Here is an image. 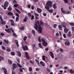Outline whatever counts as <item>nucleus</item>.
<instances>
[{
  "label": "nucleus",
  "mask_w": 74,
  "mask_h": 74,
  "mask_svg": "<svg viewBox=\"0 0 74 74\" xmlns=\"http://www.w3.org/2000/svg\"><path fill=\"white\" fill-rule=\"evenodd\" d=\"M7 51L8 52H10V51H11V49H10L9 47H7Z\"/></svg>",
  "instance_id": "f704fd0d"
},
{
  "label": "nucleus",
  "mask_w": 74,
  "mask_h": 74,
  "mask_svg": "<svg viewBox=\"0 0 74 74\" xmlns=\"http://www.w3.org/2000/svg\"><path fill=\"white\" fill-rule=\"evenodd\" d=\"M17 64L18 67H20V68L22 67V66L21 65L19 64L18 63H17Z\"/></svg>",
  "instance_id": "58836bf2"
},
{
  "label": "nucleus",
  "mask_w": 74,
  "mask_h": 74,
  "mask_svg": "<svg viewBox=\"0 0 74 74\" xmlns=\"http://www.w3.org/2000/svg\"><path fill=\"white\" fill-rule=\"evenodd\" d=\"M19 5L18 4H14V7H18V6Z\"/></svg>",
  "instance_id": "c03bdc74"
},
{
  "label": "nucleus",
  "mask_w": 74,
  "mask_h": 74,
  "mask_svg": "<svg viewBox=\"0 0 74 74\" xmlns=\"http://www.w3.org/2000/svg\"><path fill=\"white\" fill-rule=\"evenodd\" d=\"M47 70L48 71V72H50V69H49L47 68Z\"/></svg>",
  "instance_id": "774afa93"
},
{
  "label": "nucleus",
  "mask_w": 74,
  "mask_h": 74,
  "mask_svg": "<svg viewBox=\"0 0 74 74\" xmlns=\"http://www.w3.org/2000/svg\"><path fill=\"white\" fill-rule=\"evenodd\" d=\"M1 23H2V24H3V25H5L6 23H5V21H3H3H1Z\"/></svg>",
  "instance_id": "c9c22d12"
},
{
  "label": "nucleus",
  "mask_w": 74,
  "mask_h": 74,
  "mask_svg": "<svg viewBox=\"0 0 74 74\" xmlns=\"http://www.w3.org/2000/svg\"><path fill=\"white\" fill-rule=\"evenodd\" d=\"M11 54L12 55L14 56L15 55V53L14 52H12L11 53Z\"/></svg>",
  "instance_id": "49530a36"
},
{
  "label": "nucleus",
  "mask_w": 74,
  "mask_h": 74,
  "mask_svg": "<svg viewBox=\"0 0 74 74\" xmlns=\"http://www.w3.org/2000/svg\"><path fill=\"white\" fill-rule=\"evenodd\" d=\"M8 15H11V16H12V15H13V13L11 12H8Z\"/></svg>",
  "instance_id": "a878e982"
},
{
  "label": "nucleus",
  "mask_w": 74,
  "mask_h": 74,
  "mask_svg": "<svg viewBox=\"0 0 74 74\" xmlns=\"http://www.w3.org/2000/svg\"><path fill=\"white\" fill-rule=\"evenodd\" d=\"M48 12H53V10H49V9L48 10Z\"/></svg>",
  "instance_id": "a18cd8bd"
},
{
  "label": "nucleus",
  "mask_w": 74,
  "mask_h": 74,
  "mask_svg": "<svg viewBox=\"0 0 74 74\" xmlns=\"http://www.w3.org/2000/svg\"><path fill=\"white\" fill-rule=\"evenodd\" d=\"M40 23L41 26H42L44 24L43 23L42 21H40Z\"/></svg>",
  "instance_id": "603ef678"
},
{
  "label": "nucleus",
  "mask_w": 74,
  "mask_h": 74,
  "mask_svg": "<svg viewBox=\"0 0 74 74\" xmlns=\"http://www.w3.org/2000/svg\"><path fill=\"white\" fill-rule=\"evenodd\" d=\"M16 21H19V17H16Z\"/></svg>",
  "instance_id": "864d4df0"
},
{
  "label": "nucleus",
  "mask_w": 74,
  "mask_h": 74,
  "mask_svg": "<svg viewBox=\"0 0 74 74\" xmlns=\"http://www.w3.org/2000/svg\"><path fill=\"white\" fill-rule=\"evenodd\" d=\"M34 15L35 16L36 19H38L39 18L38 17H38V16H39V15H38V14H36V13H34Z\"/></svg>",
  "instance_id": "9b49d317"
},
{
  "label": "nucleus",
  "mask_w": 74,
  "mask_h": 74,
  "mask_svg": "<svg viewBox=\"0 0 74 74\" xmlns=\"http://www.w3.org/2000/svg\"><path fill=\"white\" fill-rule=\"evenodd\" d=\"M2 6L3 7V8H4V10H6V7H5L4 6L2 5Z\"/></svg>",
  "instance_id": "052dcab7"
},
{
  "label": "nucleus",
  "mask_w": 74,
  "mask_h": 74,
  "mask_svg": "<svg viewBox=\"0 0 74 74\" xmlns=\"http://www.w3.org/2000/svg\"><path fill=\"white\" fill-rule=\"evenodd\" d=\"M13 36H14V37H16V35L15 33H14L13 34Z\"/></svg>",
  "instance_id": "8fccbe9b"
},
{
  "label": "nucleus",
  "mask_w": 74,
  "mask_h": 74,
  "mask_svg": "<svg viewBox=\"0 0 74 74\" xmlns=\"http://www.w3.org/2000/svg\"><path fill=\"white\" fill-rule=\"evenodd\" d=\"M29 62L31 63H32V64H34V62L32 61L31 60H30L29 61Z\"/></svg>",
  "instance_id": "5fc2aeb1"
},
{
  "label": "nucleus",
  "mask_w": 74,
  "mask_h": 74,
  "mask_svg": "<svg viewBox=\"0 0 74 74\" xmlns=\"http://www.w3.org/2000/svg\"><path fill=\"white\" fill-rule=\"evenodd\" d=\"M36 71H40V69L38 68H36Z\"/></svg>",
  "instance_id": "6e6d98bb"
},
{
  "label": "nucleus",
  "mask_w": 74,
  "mask_h": 74,
  "mask_svg": "<svg viewBox=\"0 0 74 74\" xmlns=\"http://www.w3.org/2000/svg\"><path fill=\"white\" fill-rule=\"evenodd\" d=\"M28 15L29 18H30L32 16V14H31V13H28Z\"/></svg>",
  "instance_id": "2f4dec72"
},
{
  "label": "nucleus",
  "mask_w": 74,
  "mask_h": 74,
  "mask_svg": "<svg viewBox=\"0 0 74 74\" xmlns=\"http://www.w3.org/2000/svg\"><path fill=\"white\" fill-rule=\"evenodd\" d=\"M53 7L54 9H56V4H54L53 5Z\"/></svg>",
  "instance_id": "c756f323"
},
{
  "label": "nucleus",
  "mask_w": 74,
  "mask_h": 74,
  "mask_svg": "<svg viewBox=\"0 0 74 74\" xmlns=\"http://www.w3.org/2000/svg\"><path fill=\"white\" fill-rule=\"evenodd\" d=\"M35 61L36 62L37 64H39V61H38V60H37V59H36L35 60Z\"/></svg>",
  "instance_id": "ea45409f"
},
{
  "label": "nucleus",
  "mask_w": 74,
  "mask_h": 74,
  "mask_svg": "<svg viewBox=\"0 0 74 74\" xmlns=\"http://www.w3.org/2000/svg\"><path fill=\"white\" fill-rule=\"evenodd\" d=\"M20 71V72H23V70H22V69H19Z\"/></svg>",
  "instance_id": "680f3d73"
},
{
  "label": "nucleus",
  "mask_w": 74,
  "mask_h": 74,
  "mask_svg": "<svg viewBox=\"0 0 74 74\" xmlns=\"http://www.w3.org/2000/svg\"><path fill=\"white\" fill-rule=\"evenodd\" d=\"M40 22L38 21H37L36 23L35 24L34 28L36 30H38L39 33H41L42 32V28L41 27L40 25Z\"/></svg>",
  "instance_id": "f257e3e1"
},
{
  "label": "nucleus",
  "mask_w": 74,
  "mask_h": 74,
  "mask_svg": "<svg viewBox=\"0 0 74 74\" xmlns=\"http://www.w3.org/2000/svg\"><path fill=\"white\" fill-rule=\"evenodd\" d=\"M12 66L13 70H15V69H16V67H17L16 64H12Z\"/></svg>",
  "instance_id": "0eeeda50"
},
{
  "label": "nucleus",
  "mask_w": 74,
  "mask_h": 74,
  "mask_svg": "<svg viewBox=\"0 0 74 74\" xmlns=\"http://www.w3.org/2000/svg\"><path fill=\"white\" fill-rule=\"evenodd\" d=\"M11 28H9L8 29H5V30L6 32H7V33H11Z\"/></svg>",
  "instance_id": "ddd939ff"
},
{
  "label": "nucleus",
  "mask_w": 74,
  "mask_h": 74,
  "mask_svg": "<svg viewBox=\"0 0 74 74\" xmlns=\"http://www.w3.org/2000/svg\"><path fill=\"white\" fill-rule=\"evenodd\" d=\"M17 53H18V56H19L20 57L22 55L21 54V53H20L19 51H17Z\"/></svg>",
  "instance_id": "aec40b11"
},
{
  "label": "nucleus",
  "mask_w": 74,
  "mask_h": 74,
  "mask_svg": "<svg viewBox=\"0 0 74 74\" xmlns=\"http://www.w3.org/2000/svg\"><path fill=\"white\" fill-rule=\"evenodd\" d=\"M0 19H1V21H3V20L2 19V17H1V16L0 15Z\"/></svg>",
  "instance_id": "3c124183"
},
{
  "label": "nucleus",
  "mask_w": 74,
  "mask_h": 74,
  "mask_svg": "<svg viewBox=\"0 0 74 74\" xmlns=\"http://www.w3.org/2000/svg\"><path fill=\"white\" fill-rule=\"evenodd\" d=\"M8 62H9V63H10V64H12V62L10 60H8Z\"/></svg>",
  "instance_id": "393cba45"
},
{
  "label": "nucleus",
  "mask_w": 74,
  "mask_h": 74,
  "mask_svg": "<svg viewBox=\"0 0 74 74\" xmlns=\"http://www.w3.org/2000/svg\"><path fill=\"white\" fill-rule=\"evenodd\" d=\"M38 45L40 48H42V46L41 45V43H39Z\"/></svg>",
  "instance_id": "c85d7f7f"
},
{
  "label": "nucleus",
  "mask_w": 74,
  "mask_h": 74,
  "mask_svg": "<svg viewBox=\"0 0 74 74\" xmlns=\"http://www.w3.org/2000/svg\"><path fill=\"white\" fill-rule=\"evenodd\" d=\"M69 33L67 34L68 36V37H71L72 34H71V32L70 31H69Z\"/></svg>",
  "instance_id": "2eb2a0df"
},
{
  "label": "nucleus",
  "mask_w": 74,
  "mask_h": 74,
  "mask_svg": "<svg viewBox=\"0 0 74 74\" xmlns=\"http://www.w3.org/2000/svg\"><path fill=\"white\" fill-rule=\"evenodd\" d=\"M45 56H43L42 57V59L43 60H45Z\"/></svg>",
  "instance_id": "37998d69"
},
{
  "label": "nucleus",
  "mask_w": 74,
  "mask_h": 74,
  "mask_svg": "<svg viewBox=\"0 0 74 74\" xmlns=\"http://www.w3.org/2000/svg\"><path fill=\"white\" fill-rule=\"evenodd\" d=\"M15 42H16V44L17 45V47H18L19 44H18V41H17V40H15Z\"/></svg>",
  "instance_id": "5701e85b"
},
{
  "label": "nucleus",
  "mask_w": 74,
  "mask_h": 74,
  "mask_svg": "<svg viewBox=\"0 0 74 74\" xmlns=\"http://www.w3.org/2000/svg\"><path fill=\"white\" fill-rule=\"evenodd\" d=\"M37 11L39 13H40L42 12V9L38 8L37 9Z\"/></svg>",
  "instance_id": "6e6552de"
},
{
  "label": "nucleus",
  "mask_w": 74,
  "mask_h": 74,
  "mask_svg": "<svg viewBox=\"0 0 74 74\" xmlns=\"http://www.w3.org/2000/svg\"><path fill=\"white\" fill-rule=\"evenodd\" d=\"M64 32H65L66 33H67L69 31V29L67 28H64Z\"/></svg>",
  "instance_id": "dca6fc26"
},
{
  "label": "nucleus",
  "mask_w": 74,
  "mask_h": 74,
  "mask_svg": "<svg viewBox=\"0 0 74 74\" xmlns=\"http://www.w3.org/2000/svg\"><path fill=\"white\" fill-rule=\"evenodd\" d=\"M27 17L26 16L25 17L24 19L23 20V21L25 22H26L27 21Z\"/></svg>",
  "instance_id": "b1692460"
},
{
  "label": "nucleus",
  "mask_w": 74,
  "mask_h": 74,
  "mask_svg": "<svg viewBox=\"0 0 74 74\" xmlns=\"http://www.w3.org/2000/svg\"><path fill=\"white\" fill-rule=\"evenodd\" d=\"M20 30H23L24 29V27H22L21 28H19Z\"/></svg>",
  "instance_id": "7c9ffc66"
},
{
  "label": "nucleus",
  "mask_w": 74,
  "mask_h": 74,
  "mask_svg": "<svg viewBox=\"0 0 74 74\" xmlns=\"http://www.w3.org/2000/svg\"><path fill=\"white\" fill-rule=\"evenodd\" d=\"M69 24L71 26H74V23H69Z\"/></svg>",
  "instance_id": "a19ab883"
},
{
  "label": "nucleus",
  "mask_w": 74,
  "mask_h": 74,
  "mask_svg": "<svg viewBox=\"0 0 74 74\" xmlns=\"http://www.w3.org/2000/svg\"><path fill=\"white\" fill-rule=\"evenodd\" d=\"M11 26H14L15 25V24L14 23V20H11Z\"/></svg>",
  "instance_id": "1a4fd4ad"
},
{
  "label": "nucleus",
  "mask_w": 74,
  "mask_h": 74,
  "mask_svg": "<svg viewBox=\"0 0 74 74\" xmlns=\"http://www.w3.org/2000/svg\"><path fill=\"white\" fill-rule=\"evenodd\" d=\"M13 3H15L16 4L17 3V2H16V1L15 0H12Z\"/></svg>",
  "instance_id": "de8ad7c7"
},
{
  "label": "nucleus",
  "mask_w": 74,
  "mask_h": 74,
  "mask_svg": "<svg viewBox=\"0 0 74 74\" xmlns=\"http://www.w3.org/2000/svg\"><path fill=\"white\" fill-rule=\"evenodd\" d=\"M60 51L61 52H63V50L62 49H60Z\"/></svg>",
  "instance_id": "e2e57ef3"
},
{
  "label": "nucleus",
  "mask_w": 74,
  "mask_h": 74,
  "mask_svg": "<svg viewBox=\"0 0 74 74\" xmlns=\"http://www.w3.org/2000/svg\"><path fill=\"white\" fill-rule=\"evenodd\" d=\"M4 58L1 56H0V61L2 60H3Z\"/></svg>",
  "instance_id": "4c0bfd02"
},
{
  "label": "nucleus",
  "mask_w": 74,
  "mask_h": 74,
  "mask_svg": "<svg viewBox=\"0 0 74 74\" xmlns=\"http://www.w3.org/2000/svg\"><path fill=\"white\" fill-rule=\"evenodd\" d=\"M32 33L34 34V36L35 35V31L34 30H32Z\"/></svg>",
  "instance_id": "79ce46f5"
},
{
  "label": "nucleus",
  "mask_w": 74,
  "mask_h": 74,
  "mask_svg": "<svg viewBox=\"0 0 74 74\" xmlns=\"http://www.w3.org/2000/svg\"><path fill=\"white\" fill-rule=\"evenodd\" d=\"M40 64H41L42 66H45V64H44V62H42V61H40Z\"/></svg>",
  "instance_id": "6ab92c4d"
},
{
  "label": "nucleus",
  "mask_w": 74,
  "mask_h": 74,
  "mask_svg": "<svg viewBox=\"0 0 74 74\" xmlns=\"http://www.w3.org/2000/svg\"><path fill=\"white\" fill-rule=\"evenodd\" d=\"M62 26L63 27H64L65 28H66V25H65V24L63 23H62Z\"/></svg>",
  "instance_id": "bb28decb"
},
{
  "label": "nucleus",
  "mask_w": 74,
  "mask_h": 74,
  "mask_svg": "<svg viewBox=\"0 0 74 74\" xmlns=\"http://www.w3.org/2000/svg\"><path fill=\"white\" fill-rule=\"evenodd\" d=\"M8 2L6 1L5 2V4H4V6L6 7H8Z\"/></svg>",
  "instance_id": "4468645a"
},
{
  "label": "nucleus",
  "mask_w": 74,
  "mask_h": 74,
  "mask_svg": "<svg viewBox=\"0 0 74 74\" xmlns=\"http://www.w3.org/2000/svg\"><path fill=\"white\" fill-rule=\"evenodd\" d=\"M61 10L62 13L63 14H67V12H66L64 10H63V8H62L61 9Z\"/></svg>",
  "instance_id": "f8f14e48"
},
{
  "label": "nucleus",
  "mask_w": 74,
  "mask_h": 74,
  "mask_svg": "<svg viewBox=\"0 0 74 74\" xmlns=\"http://www.w3.org/2000/svg\"><path fill=\"white\" fill-rule=\"evenodd\" d=\"M52 2L51 1H48L46 3V6H45V8L48 10H49V7H52Z\"/></svg>",
  "instance_id": "f03ea898"
},
{
  "label": "nucleus",
  "mask_w": 74,
  "mask_h": 74,
  "mask_svg": "<svg viewBox=\"0 0 74 74\" xmlns=\"http://www.w3.org/2000/svg\"><path fill=\"white\" fill-rule=\"evenodd\" d=\"M15 15H16L17 16H18V17H19V14L18 13H16Z\"/></svg>",
  "instance_id": "4d7b16f0"
},
{
  "label": "nucleus",
  "mask_w": 74,
  "mask_h": 74,
  "mask_svg": "<svg viewBox=\"0 0 74 74\" xmlns=\"http://www.w3.org/2000/svg\"><path fill=\"white\" fill-rule=\"evenodd\" d=\"M6 43V44H8L9 43V42H8V40H7L5 39H4L3 40Z\"/></svg>",
  "instance_id": "4be33fe9"
},
{
  "label": "nucleus",
  "mask_w": 74,
  "mask_h": 74,
  "mask_svg": "<svg viewBox=\"0 0 74 74\" xmlns=\"http://www.w3.org/2000/svg\"><path fill=\"white\" fill-rule=\"evenodd\" d=\"M15 10L16 11L18 12V13H19V14H21V12H20L19 10L16 8H15Z\"/></svg>",
  "instance_id": "cd10ccee"
},
{
  "label": "nucleus",
  "mask_w": 74,
  "mask_h": 74,
  "mask_svg": "<svg viewBox=\"0 0 74 74\" xmlns=\"http://www.w3.org/2000/svg\"><path fill=\"white\" fill-rule=\"evenodd\" d=\"M57 26V25H56V24H54V28H56V27Z\"/></svg>",
  "instance_id": "bf43d9fd"
},
{
  "label": "nucleus",
  "mask_w": 74,
  "mask_h": 74,
  "mask_svg": "<svg viewBox=\"0 0 74 74\" xmlns=\"http://www.w3.org/2000/svg\"><path fill=\"white\" fill-rule=\"evenodd\" d=\"M34 16H33V15H32L31 17V20H33V19H34Z\"/></svg>",
  "instance_id": "13d9d810"
},
{
  "label": "nucleus",
  "mask_w": 74,
  "mask_h": 74,
  "mask_svg": "<svg viewBox=\"0 0 74 74\" xmlns=\"http://www.w3.org/2000/svg\"><path fill=\"white\" fill-rule=\"evenodd\" d=\"M1 36H4V35H5L3 33H1Z\"/></svg>",
  "instance_id": "0e129e2a"
},
{
  "label": "nucleus",
  "mask_w": 74,
  "mask_h": 74,
  "mask_svg": "<svg viewBox=\"0 0 74 74\" xmlns=\"http://www.w3.org/2000/svg\"><path fill=\"white\" fill-rule=\"evenodd\" d=\"M22 48L23 49L24 51H26V50H28V48L27 45L25 46V47L23 46L22 47Z\"/></svg>",
  "instance_id": "39448f33"
},
{
  "label": "nucleus",
  "mask_w": 74,
  "mask_h": 74,
  "mask_svg": "<svg viewBox=\"0 0 74 74\" xmlns=\"http://www.w3.org/2000/svg\"><path fill=\"white\" fill-rule=\"evenodd\" d=\"M27 36L24 37L23 38V40H24V41H25L26 40V39H27Z\"/></svg>",
  "instance_id": "72a5a7b5"
},
{
  "label": "nucleus",
  "mask_w": 74,
  "mask_h": 74,
  "mask_svg": "<svg viewBox=\"0 0 74 74\" xmlns=\"http://www.w3.org/2000/svg\"><path fill=\"white\" fill-rule=\"evenodd\" d=\"M8 10H9V11H11V10H12V8L11 7H9L8 8Z\"/></svg>",
  "instance_id": "e433bc0d"
},
{
  "label": "nucleus",
  "mask_w": 74,
  "mask_h": 74,
  "mask_svg": "<svg viewBox=\"0 0 74 74\" xmlns=\"http://www.w3.org/2000/svg\"><path fill=\"white\" fill-rule=\"evenodd\" d=\"M58 28H59V29L60 30H62V26L60 25H59L58 26Z\"/></svg>",
  "instance_id": "412c9836"
},
{
  "label": "nucleus",
  "mask_w": 74,
  "mask_h": 74,
  "mask_svg": "<svg viewBox=\"0 0 74 74\" xmlns=\"http://www.w3.org/2000/svg\"><path fill=\"white\" fill-rule=\"evenodd\" d=\"M25 56L26 57L27 59H29V54L27 52H25Z\"/></svg>",
  "instance_id": "20e7f679"
},
{
  "label": "nucleus",
  "mask_w": 74,
  "mask_h": 74,
  "mask_svg": "<svg viewBox=\"0 0 74 74\" xmlns=\"http://www.w3.org/2000/svg\"><path fill=\"white\" fill-rule=\"evenodd\" d=\"M2 49H3V50H5V47H4L3 46H2Z\"/></svg>",
  "instance_id": "09e8293b"
},
{
  "label": "nucleus",
  "mask_w": 74,
  "mask_h": 74,
  "mask_svg": "<svg viewBox=\"0 0 74 74\" xmlns=\"http://www.w3.org/2000/svg\"><path fill=\"white\" fill-rule=\"evenodd\" d=\"M50 53H51L50 55L51 56L52 58H54V56H53V53L51 51L50 52Z\"/></svg>",
  "instance_id": "a211bd4d"
},
{
  "label": "nucleus",
  "mask_w": 74,
  "mask_h": 74,
  "mask_svg": "<svg viewBox=\"0 0 74 74\" xmlns=\"http://www.w3.org/2000/svg\"><path fill=\"white\" fill-rule=\"evenodd\" d=\"M65 44L67 46H69L70 45V42L68 41H66L65 42Z\"/></svg>",
  "instance_id": "9d476101"
},
{
  "label": "nucleus",
  "mask_w": 74,
  "mask_h": 74,
  "mask_svg": "<svg viewBox=\"0 0 74 74\" xmlns=\"http://www.w3.org/2000/svg\"><path fill=\"white\" fill-rule=\"evenodd\" d=\"M2 69L3 70H4V72L5 74H8V73H7V69L5 68H3Z\"/></svg>",
  "instance_id": "423d86ee"
},
{
  "label": "nucleus",
  "mask_w": 74,
  "mask_h": 74,
  "mask_svg": "<svg viewBox=\"0 0 74 74\" xmlns=\"http://www.w3.org/2000/svg\"><path fill=\"white\" fill-rule=\"evenodd\" d=\"M70 73L71 74H74V71L73 69H70L69 71Z\"/></svg>",
  "instance_id": "f3484780"
},
{
  "label": "nucleus",
  "mask_w": 74,
  "mask_h": 74,
  "mask_svg": "<svg viewBox=\"0 0 74 74\" xmlns=\"http://www.w3.org/2000/svg\"><path fill=\"white\" fill-rule=\"evenodd\" d=\"M29 71H32V70H33L32 69V68L31 67H29Z\"/></svg>",
  "instance_id": "473e14b6"
},
{
  "label": "nucleus",
  "mask_w": 74,
  "mask_h": 74,
  "mask_svg": "<svg viewBox=\"0 0 74 74\" xmlns=\"http://www.w3.org/2000/svg\"><path fill=\"white\" fill-rule=\"evenodd\" d=\"M59 33H56V36H59Z\"/></svg>",
  "instance_id": "338daca9"
},
{
  "label": "nucleus",
  "mask_w": 74,
  "mask_h": 74,
  "mask_svg": "<svg viewBox=\"0 0 74 74\" xmlns=\"http://www.w3.org/2000/svg\"><path fill=\"white\" fill-rule=\"evenodd\" d=\"M34 7L33 6H32L31 7V9H32V10H33L34 9Z\"/></svg>",
  "instance_id": "69168bd1"
},
{
  "label": "nucleus",
  "mask_w": 74,
  "mask_h": 74,
  "mask_svg": "<svg viewBox=\"0 0 74 74\" xmlns=\"http://www.w3.org/2000/svg\"><path fill=\"white\" fill-rule=\"evenodd\" d=\"M40 38H41V37L40 36H39L38 37V41L40 42H41V41L42 40V44L43 45L45 46H47V45H48V43L46 42V41H45V40H44V39L42 38L41 40L40 39Z\"/></svg>",
  "instance_id": "7ed1b4c3"
}]
</instances>
